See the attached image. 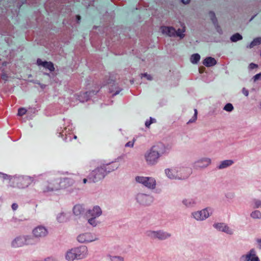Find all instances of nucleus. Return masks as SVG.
I'll use <instances>...</instances> for the list:
<instances>
[{"instance_id":"34","label":"nucleus","mask_w":261,"mask_h":261,"mask_svg":"<svg viewBox=\"0 0 261 261\" xmlns=\"http://www.w3.org/2000/svg\"><path fill=\"white\" fill-rule=\"evenodd\" d=\"M208 16L213 24L218 22L216 14L213 11H210L208 12Z\"/></svg>"},{"instance_id":"63","label":"nucleus","mask_w":261,"mask_h":261,"mask_svg":"<svg viewBox=\"0 0 261 261\" xmlns=\"http://www.w3.org/2000/svg\"><path fill=\"white\" fill-rule=\"evenodd\" d=\"M58 1H50V3H49V5L53 6L54 5H56V2Z\"/></svg>"},{"instance_id":"31","label":"nucleus","mask_w":261,"mask_h":261,"mask_svg":"<svg viewBox=\"0 0 261 261\" xmlns=\"http://www.w3.org/2000/svg\"><path fill=\"white\" fill-rule=\"evenodd\" d=\"M261 43V37H256L254 38L249 45L247 46V48H253L254 46L259 45Z\"/></svg>"},{"instance_id":"64","label":"nucleus","mask_w":261,"mask_h":261,"mask_svg":"<svg viewBox=\"0 0 261 261\" xmlns=\"http://www.w3.org/2000/svg\"><path fill=\"white\" fill-rule=\"evenodd\" d=\"M89 181V179L88 178H84L83 180V182L84 184H86L87 181Z\"/></svg>"},{"instance_id":"13","label":"nucleus","mask_w":261,"mask_h":261,"mask_svg":"<svg viewBox=\"0 0 261 261\" xmlns=\"http://www.w3.org/2000/svg\"><path fill=\"white\" fill-rule=\"evenodd\" d=\"M33 234L36 238H43L48 234V230L46 228L43 226L39 225L36 227L33 230Z\"/></svg>"},{"instance_id":"26","label":"nucleus","mask_w":261,"mask_h":261,"mask_svg":"<svg viewBox=\"0 0 261 261\" xmlns=\"http://www.w3.org/2000/svg\"><path fill=\"white\" fill-rule=\"evenodd\" d=\"M234 163V162L232 160H226L222 161L219 165L217 167L218 169H222L226 168Z\"/></svg>"},{"instance_id":"28","label":"nucleus","mask_w":261,"mask_h":261,"mask_svg":"<svg viewBox=\"0 0 261 261\" xmlns=\"http://www.w3.org/2000/svg\"><path fill=\"white\" fill-rule=\"evenodd\" d=\"M165 172L166 173V175L167 176L170 178V179H176L178 178L179 179H185L188 178V176L184 177L182 178L181 177H178L175 175L174 174H173L174 171L172 170H171L170 169H166L165 170Z\"/></svg>"},{"instance_id":"15","label":"nucleus","mask_w":261,"mask_h":261,"mask_svg":"<svg viewBox=\"0 0 261 261\" xmlns=\"http://www.w3.org/2000/svg\"><path fill=\"white\" fill-rule=\"evenodd\" d=\"M36 64L38 66H42L48 69L50 72H54L55 70L54 64L51 61H42L41 59L38 58L36 61Z\"/></svg>"},{"instance_id":"55","label":"nucleus","mask_w":261,"mask_h":261,"mask_svg":"<svg viewBox=\"0 0 261 261\" xmlns=\"http://www.w3.org/2000/svg\"><path fill=\"white\" fill-rule=\"evenodd\" d=\"M242 93L246 96H247L249 94V91L245 88L242 89Z\"/></svg>"},{"instance_id":"59","label":"nucleus","mask_w":261,"mask_h":261,"mask_svg":"<svg viewBox=\"0 0 261 261\" xmlns=\"http://www.w3.org/2000/svg\"><path fill=\"white\" fill-rule=\"evenodd\" d=\"M99 1H89V3L88 4V6H90V5H94L96 3L97 4V2H98Z\"/></svg>"},{"instance_id":"17","label":"nucleus","mask_w":261,"mask_h":261,"mask_svg":"<svg viewBox=\"0 0 261 261\" xmlns=\"http://www.w3.org/2000/svg\"><path fill=\"white\" fill-rule=\"evenodd\" d=\"M101 164L104 166L103 168H105L107 175L117 170L119 166V164L113 162L106 163L104 161L103 163H101Z\"/></svg>"},{"instance_id":"23","label":"nucleus","mask_w":261,"mask_h":261,"mask_svg":"<svg viewBox=\"0 0 261 261\" xmlns=\"http://www.w3.org/2000/svg\"><path fill=\"white\" fill-rule=\"evenodd\" d=\"M87 215H89L91 217H98L102 214L101 208L98 206H94L92 210H88L86 212Z\"/></svg>"},{"instance_id":"42","label":"nucleus","mask_w":261,"mask_h":261,"mask_svg":"<svg viewBox=\"0 0 261 261\" xmlns=\"http://www.w3.org/2000/svg\"><path fill=\"white\" fill-rule=\"evenodd\" d=\"M72 21L75 22L77 24H80L81 22V16L80 15H76L74 17L72 18Z\"/></svg>"},{"instance_id":"12","label":"nucleus","mask_w":261,"mask_h":261,"mask_svg":"<svg viewBox=\"0 0 261 261\" xmlns=\"http://www.w3.org/2000/svg\"><path fill=\"white\" fill-rule=\"evenodd\" d=\"M193 217L198 221H202L210 216L208 208H205L201 211L194 212L192 213Z\"/></svg>"},{"instance_id":"18","label":"nucleus","mask_w":261,"mask_h":261,"mask_svg":"<svg viewBox=\"0 0 261 261\" xmlns=\"http://www.w3.org/2000/svg\"><path fill=\"white\" fill-rule=\"evenodd\" d=\"M213 226L220 231L225 232L228 234H232L233 231L229 227L224 223H215Z\"/></svg>"},{"instance_id":"8","label":"nucleus","mask_w":261,"mask_h":261,"mask_svg":"<svg viewBox=\"0 0 261 261\" xmlns=\"http://www.w3.org/2000/svg\"><path fill=\"white\" fill-rule=\"evenodd\" d=\"M71 129L72 127L70 126V124H68L67 127H64L63 128L61 127L60 128H58L56 134L59 137H61L64 141H71L72 140L71 134H69V135H68L66 133L67 132V129L68 131H69Z\"/></svg>"},{"instance_id":"2","label":"nucleus","mask_w":261,"mask_h":261,"mask_svg":"<svg viewBox=\"0 0 261 261\" xmlns=\"http://www.w3.org/2000/svg\"><path fill=\"white\" fill-rule=\"evenodd\" d=\"M103 167L104 166L101 164L99 166L97 167L89 174L88 178L89 182L95 183L105 178L107 175Z\"/></svg>"},{"instance_id":"36","label":"nucleus","mask_w":261,"mask_h":261,"mask_svg":"<svg viewBox=\"0 0 261 261\" xmlns=\"http://www.w3.org/2000/svg\"><path fill=\"white\" fill-rule=\"evenodd\" d=\"M63 4V3H61L60 5L62 6V8L61 9V10L60 11L58 10H57V11H59L61 13H64L66 12L67 13H70L71 12V9L69 8H68V7H64V6L62 5Z\"/></svg>"},{"instance_id":"44","label":"nucleus","mask_w":261,"mask_h":261,"mask_svg":"<svg viewBox=\"0 0 261 261\" xmlns=\"http://www.w3.org/2000/svg\"><path fill=\"white\" fill-rule=\"evenodd\" d=\"M27 112V110L24 108H20L18 110L17 115L22 116L24 115Z\"/></svg>"},{"instance_id":"45","label":"nucleus","mask_w":261,"mask_h":261,"mask_svg":"<svg viewBox=\"0 0 261 261\" xmlns=\"http://www.w3.org/2000/svg\"><path fill=\"white\" fill-rule=\"evenodd\" d=\"M0 178L4 180L9 179L10 180L11 179V176L0 172Z\"/></svg>"},{"instance_id":"30","label":"nucleus","mask_w":261,"mask_h":261,"mask_svg":"<svg viewBox=\"0 0 261 261\" xmlns=\"http://www.w3.org/2000/svg\"><path fill=\"white\" fill-rule=\"evenodd\" d=\"M243 39L242 35L239 33H236L233 34L230 37V40L231 42H237Z\"/></svg>"},{"instance_id":"52","label":"nucleus","mask_w":261,"mask_h":261,"mask_svg":"<svg viewBox=\"0 0 261 261\" xmlns=\"http://www.w3.org/2000/svg\"><path fill=\"white\" fill-rule=\"evenodd\" d=\"M257 67H258V65L255 63H251L249 65V68L250 70H253Z\"/></svg>"},{"instance_id":"10","label":"nucleus","mask_w":261,"mask_h":261,"mask_svg":"<svg viewBox=\"0 0 261 261\" xmlns=\"http://www.w3.org/2000/svg\"><path fill=\"white\" fill-rule=\"evenodd\" d=\"M136 199L140 204L143 205H148L150 204L153 200V198L151 196L143 193L138 194Z\"/></svg>"},{"instance_id":"39","label":"nucleus","mask_w":261,"mask_h":261,"mask_svg":"<svg viewBox=\"0 0 261 261\" xmlns=\"http://www.w3.org/2000/svg\"><path fill=\"white\" fill-rule=\"evenodd\" d=\"M253 202L254 203V205L253 206V208L256 209L261 207V200L254 199L253 200Z\"/></svg>"},{"instance_id":"19","label":"nucleus","mask_w":261,"mask_h":261,"mask_svg":"<svg viewBox=\"0 0 261 261\" xmlns=\"http://www.w3.org/2000/svg\"><path fill=\"white\" fill-rule=\"evenodd\" d=\"M180 26L181 28H178L177 30L174 28V37H178L180 39H182L186 36L185 33L186 31V27L183 22L180 23Z\"/></svg>"},{"instance_id":"3","label":"nucleus","mask_w":261,"mask_h":261,"mask_svg":"<svg viewBox=\"0 0 261 261\" xmlns=\"http://www.w3.org/2000/svg\"><path fill=\"white\" fill-rule=\"evenodd\" d=\"M146 235L152 239H158L161 241L165 240L170 238L171 234L162 229L158 230H147Z\"/></svg>"},{"instance_id":"9","label":"nucleus","mask_w":261,"mask_h":261,"mask_svg":"<svg viewBox=\"0 0 261 261\" xmlns=\"http://www.w3.org/2000/svg\"><path fill=\"white\" fill-rule=\"evenodd\" d=\"M98 238L90 232H86L79 234L77 240L81 243H87L97 240Z\"/></svg>"},{"instance_id":"62","label":"nucleus","mask_w":261,"mask_h":261,"mask_svg":"<svg viewBox=\"0 0 261 261\" xmlns=\"http://www.w3.org/2000/svg\"><path fill=\"white\" fill-rule=\"evenodd\" d=\"M196 120H194L193 118H191L190 119L188 122H187L188 124H189V123H193L194 122H195Z\"/></svg>"},{"instance_id":"57","label":"nucleus","mask_w":261,"mask_h":261,"mask_svg":"<svg viewBox=\"0 0 261 261\" xmlns=\"http://www.w3.org/2000/svg\"><path fill=\"white\" fill-rule=\"evenodd\" d=\"M197 118V111L196 109H194V114L192 117V118H193L194 120H196Z\"/></svg>"},{"instance_id":"51","label":"nucleus","mask_w":261,"mask_h":261,"mask_svg":"<svg viewBox=\"0 0 261 261\" xmlns=\"http://www.w3.org/2000/svg\"><path fill=\"white\" fill-rule=\"evenodd\" d=\"M142 77H146L149 81H151L152 79V77L151 76V75L148 74L147 73H144L142 74Z\"/></svg>"},{"instance_id":"54","label":"nucleus","mask_w":261,"mask_h":261,"mask_svg":"<svg viewBox=\"0 0 261 261\" xmlns=\"http://www.w3.org/2000/svg\"><path fill=\"white\" fill-rule=\"evenodd\" d=\"M44 261H58V260L53 256H49V257L46 258L44 259Z\"/></svg>"},{"instance_id":"58","label":"nucleus","mask_w":261,"mask_h":261,"mask_svg":"<svg viewBox=\"0 0 261 261\" xmlns=\"http://www.w3.org/2000/svg\"><path fill=\"white\" fill-rule=\"evenodd\" d=\"M18 207V205L17 204L15 203H14L12 204V208L13 210H16Z\"/></svg>"},{"instance_id":"16","label":"nucleus","mask_w":261,"mask_h":261,"mask_svg":"<svg viewBox=\"0 0 261 261\" xmlns=\"http://www.w3.org/2000/svg\"><path fill=\"white\" fill-rule=\"evenodd\" d=\"M74 215L79 218L82 216H87V211L84 206L81 204H76L74 205L72 209Z\"/></svg>"},{"instance_id":"4","label":"nucleus","mask_w":261,"mask_h":261,"mask_svg":"<svg viewBox=\"0 0 261 261\" xmlns=\"http://www.w3.org/2000/svg\"><path fill=\"white\" fill-rule=\"evenodd\" d=\"M33 244H34L33 238L30 236L17 237L11 243L12 246L15 248Z\"/></svg>"},{"instance_id":"53","label":"nucleus","mask_w":261,"mask_h":261,"mask_svg":"<svg viewBox=\"0 0 261 261\" xmlns=\"http://www.w3.org/2000/svg\"><path fill=\"white\" fill-rule=\"evenodd\" d=\"M134 140L128 141L125 144V146L126 147H133L134 146Z\"/></svg>"},{"instance_id":"25","label":"nucleus","mask_w":261,"mask_h":261,"mask_svg":"<svg viewBox=\"0 0 261 261\" xmlns=\"http://www.w3.org/2000/svg\"><path fill=\"white\" fill-rule=\"evenodd\" d=\"M109 92L112 94V97L118 95L122 90V89L118 86V84L111 85L109 88Z\"/></svg>"},{"instance_id":"32","label":"nucleus","mask_w":261,"mask_h":261,"mask_svg":"<svg viewBox=\"0 0 261 261\" xmlns=\"http://www.w3.org/2000/svg\"><path fill=\"white\" fill-rule=\"evenodd\" d=\"M200 59V56L198 53L193 54L190 57V61L193 64H197Z\"/></svg>"},{"instance_id":"47","label":"nucleus","mask_w":261,"mask_h":261,"mask_svg":"<svg viewBox=\"0 0 261 261\" xmlns=\"http://www.w3.org/2000/svg\"><path fill=\"white\" fill-rule=\"evenodd\" d=\"M58 190V188H54L51 185H49L46 187L45 192H52L54 191H56Z\"/></svg>"},{"instance_id":"56","label":"nucleus","mask_w":261,"mask_h":261,"mask_svg":"<svg viewBox=\"0 0 261 261\" xmlns=\"http://www.w3.org/2000/svg\"><path fill=\"white\" fill-rule=\"evenodd\" d=\"M260 259H259V258L258 257V256L256 255L255 256H254V257L252 258H250V260L249 261H259Z\"/></svg>"},{"instance_id":"7","label":"nucleus","mask_w":261,"mask_h":261,"mask_svg":"<svg viewBox=\"0 0 261 261\" xmlns=\"http://www.w3.org/2000/svg\"><path fill=\"white\" fill-rule=\"evenodd\" d=\"M34 181V178L29 176L21 175L14 177V182L20 189L28 187Z\"/></svg>"},{"instance_id":"48","label":"nucleus","mask_w":261,"mask_h":261,"mask_svg":"<svg viewBox=\"0 0 261 261\" xmlns=\"http://www.w3.org/2000/svg\"><path fill=\"white\" fill-rule=\"evenodd\" d=\"M250 260L249 255L247 254L242 255L240 258V261H249Z\"/></svg>"},{"instance_id":"27","label":"nucleus","mask_w":261,"mask_h":261,"mask_svg":"<svg viewBox=\"0 0 261 261\" xmlns=\"http://www.w3.org/2000/svg\"><path fill=\"white\" fill-rule=\"evenodd\" d=\"M182 203L187 207H193L196 204L195 200L193 198L184 199L182 200Z\"/></svg>"},{"instance_id":"61","label":"nucleus","mask_w":261,"mask_h":261,"mask_svg":"<svg viewBox=\"0 0 261 261\" xmlns=\"http://www.w3.org/2000/svg\"><path fill=\"white\" fill-rule=\"evenodd\" d=\"M181 3H182L184 5H189L191 1H180Z\"/></svg>"},{"instance_id":"37","label":"nucleus","mask_w":261,"mask_h":261,"mask_svg":"<svg viewBox=\"0 0 261 261\" xmlns=\"http://www.w3.org/2000/svg\"><path fill=\"white\" fill-rule=\"evenodd\" d=\"M96 218L97 217H91V218L88 220V222L92 226L95 227L98 223V221L96 220Z\"/></svg>"},{"instance_id":"60","label":"nucleus","mask_w":261,"mask_h":261,"mask_svg":"<svg viewBox=\"0 0 261 261\" xmlns=\"http://www.w3.org/2000/svg\"><path fill=\"white\" fill-rule=\"evenodd\" d=\"M257 243H258V248L261 249V239H258L257 240H256Z\"/></svg>"},{"instance_id":"50","label":"nucleus","mask_w":261,"mask_h":261,"mask_svg":"<svg viewBox=\"0 0 261 261\" xmlns=\"http://www.w3.org/2000/svg\"><path fill=\"white\" fill-rule=\"evenodd\" d=\"M107 84L109 85V86H111V85H115L116 84V81L115 80L111 79L110 77L108 80L107 82Z\"/></svg>"},{"instance_id":"22","label":"nucleus","mask_w":261,"mask_h":261,"mask_svg":"<svg viewBox=\"0 0 261 261\" xmlns=\"http://www.w3.org/2000/svg\"><path fill=\"white\" fill-rule=\"evenodd\" d=\"M160 29L163 34L166 35L169 37H174V27L163 25L161 27Z\"/></svg>"},{"instance_id":"33","label":"nucleus","mask_w":261,"mask_h":261,"mask_svg":"<svg viewBox=\"0 0 261 261\" xmlns=\"http://www.w3.org/2000/svg\"><path fill=\"white\" fill-rule=\"evenodd\" d=\"M250 217L254 219H260L261 212L258 210H254L250 213Z\"/></svg>"},{"instance_id":"14","label":"nucleus","mask_w":261,"mask_h":261,"mask_svg":"<svg viewBox=\"0 0 261 261\" xmlns=\"http://www.w3.org/2000/svg\"><path fill=\"white\" fill-rule=\"evenodd\" d=\"M151 147L154 148V150L159 154L160 157L164 154L168 153L170 150V148L168 146H165L162 143H158L156 145H153Z\"/></svg>"},{"instance_id":"29","label":"nucleus","mask_w":261,"mask_h":261,"mask_svg":"<svg viewBox=\"0 0 261 261\" xmlns=\"http://www.w3.org/2000/svg\"><path fill=\"white\" fill-rule=\"evenodd\" d=\"M75 253L74 251H73V248L68 251L66 254L65 258L69 261H72L74 259H76V257H74Z\"/></svg>"},{"instance_id":"35","label":"nucleus","mask_w":261,"mask_h":261,"mask_svg":"<svg viewBox=\"0 0 261 261\" xmlns=\"http://www.w3.org/2000/svg\"><path fill=\"white\" fill-rule=\"evenodd\" d=\"M57 220L59 223H63L66 221L65 215L64 213H60L57 217Z\"/></svg>"},{"instance_id":"41","label":"nucleus","mask_w":261,"mask_h":261,"mask_svg":"<svg viewBox=\"0 0 261 261\" xmlns=\"http://www.w3.org/2000/svg\"><path fill=\"white\" fill-rule=\"evenodd\" d=\"M215 28L216 31L220 35H222L223 34V32L222 29H221L220 25L219 24L218 22L214 24Z\"/></svg>"},{"instance_id":"6","label":"nucleus","mask_w":261,"mask_h":261,"mask_svg":"<svg viewBox=\"0 0 261 261\" xmlns=\"http://www.w3.org/2000/svg\"><path fill=\"white\" fill-rule=\"evenodd\" d=\"M137 182L141 184L149 189H154L156 186V180L152 177L137 176L135 178Z\"/></svg>"},{"instance_id":"46","label":"nucleus","mask_w":261,"mask_h":261,"mask_svg":"<svg viewBox=\"0 0 261 261\" xmlns=\"http://www.w3.org/2000/svg\"><path fill=\"white\" fill-rule=\"evenodd\" d=\"M249 255L250 258H252L256 255V251L254 249H251L247 253Z\"/></svg>"},{"instance_id":"40","label":"nucleus","mask_w":261,"mask_h":261,"mask_svg":"<svg viewBox=\"0 0 261 261\" xmlns=\"http://www.w3.org/2000/svg\"><path fill=\"white\" fill-rule=\"evenodd\" d=\"M155 122H156V119L155 118H153L150 117L149 118V120H147L145 121V125L146 127L149 128L150 125L152 123Z\"/></svg>"},{"instance_id":"21","label":"nucleus","mask_w":261,"mask_h":261,"mask_svg":"<svg viewBox=\"0 0 261 261\" xmlns=\"http://www.w3.org/2000/svg\"><path fill=\"white\" fill-rule=\"evenodd\" d=\"M97 92L95 93L94 91L81 92L80 95L78 96V99L81 102H82L87 101L89 99H90L91 96V94H96Z\"/></svg>"},{"instance_id":"49","label":"nucleus","mask_w":261,"mask_h":261,"mask_svg":"<svg viewBox=\"0 0 261 261\" xmlns=\"http://www.w3.org/2000/svg\"><path fill=\"white\" fill-rule=\"evenodd\" d=\"M252 79L254 82H255L258 80H261V72L256 74L253 76Z\"/></svg>"},{"instance_id":"20","label":"nucleus","mask_w":261,"mask_h":261,"mask_svg":"<svg viewBox=\"0 0 261 261\" xmlns=\"http://www.w3.org/2000/svg\"><path fill=\"white\" fill-rule=\"evenodd\" d=\"M211 163V160L208 158H203L195 163V166L197 168H205Z\"/></svg>"},{"instance_id":"24","label":"nucleus","mask_w":261,"mask_h":261,"mask_svg":"<svg viewBox=\"0 0 261 261\" xmlns=\"http://www.w3.org/2000/svg\"><path fill=\"white\" fill-rule=\"evenodd\" d=\"M203 64L207 67H210L217 64V60L213 57H207L202 61Z\"/></svg>"},{"instance_id":"5","label":"nucleus","mask_w":261,"mask_h":261,"mask_svg":"<svg viewBox=\"0 0 261 261\" xmlns=\"http://www.w3.org/2000/svg\"><path fill=\"white\" fill-rule=\"evenodd\" d=\"M144 158L148 166H154L159 162L160 156L159 154L154 150V148L151 147L144 154Z\"/></svg>"},{"instance_id":"43","label":"nucleus","mask_w":261,"mask_h":261,"mask_svg":"<svg viewBox=\"0 0 261 261\" xmlns=\"http://www.w3.org/2000/svg\"><path fill=\"white\" fill-rule=\"evenodd\" d=\"M111 261H124V258L120 256H111Z\"/></svg>"},{"instance_id":"11","label":"nucleus","mask_w":261,"mask_h":261,"mask_svg":"<svg viewBox=\"0 0 261 261\" xmlns=\"http://www.w3.org/2000/svg\"><path fill=\"white\" fill-rule=\"evenodd\" d=\"M73 251H74L75 253L74 257H76V259H81L86 256L88 249L86 246L81 245L79 247L73 248Z\"/></svg>"},{"instance_id":"38","label":"nucleus","mask_w":261,"mask_h":261,"mask_svg":"<svg viewBox=\"0 0 261 261\" xmlns=\"http://www.w3.org/2000/svg\"><path fill=\"white\" fill-rule=\"evenodd\" d=\"M233 106L231 103H226L223 108L224 110L228 112L232 111L233 110Z\"/></svg>"},{"instance_id":"1","label":"nucleus","mask_w":261,"mask_h":261,"mask_svg":"<svg viewBox=\"0 0 261 261\" xmlns=\"http://www.w3.org/2000/svg\"><path fill=\"white\" fill-rule=\"evenodd\" d=\"M28 2L0 1V21L4 19L6 23L10 22V19L18 21L20 8L24 4L30 5Z\"/></svg>"}]
</instances>
